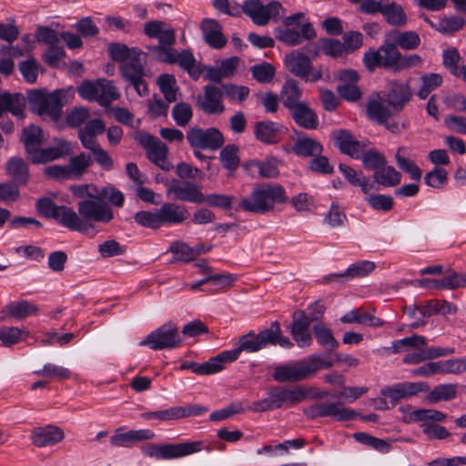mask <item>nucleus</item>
<instances>
[{
	"instance_id": "69168bd1",
	"label": "nucleus",
	"mask_w": 466,
	"mask_h": 466,
	"mask_svg": "<svg viewBox=\"0 0 466 466\" xmlns=\"http://www.w3.org/2000/svg\"><path fill=\"white\" fill-rule=\"evenodd\" d=\"M222 92L228 99L242 103L248 97L249 88L245 86L227 84L222 86Z\"/></svg>"
},
{
	"instance_id": "6e6552de",
	"label": "nucleus",
	"mask_w": 466,
	"mask_h": 466,
	"mask_svg": "<svg viewBox=\"0 0 466 466\" xmlns=\"http://www.w3.org/2000/svg\"><path fill=\"white\" fill-rule=\"evenodd\" d=\"M105 131L104 122L99 118H95L86 122L85 127H80L77 136L82 147L89 150L95 157L96 163L105 170H110L113 168L114 160L96 140V137L104 134Z\"/></svg>"
},
{
	"instance_id": "9b49d317",
	"label": "nucleus",
	"mask_w": 466,
	"mask_h": 466,
	"mask_svg": "<svg viewBox=\"0 0 466 466\" xmlns=\"http://www.w3.org/2000/svg\"><path fill=\"white\" fill-rule=\"evenodd\" d=\"M146 54L139 49L133 50V56L127 61L121 63L119 71L122 77L134 87L137 94L140 96L148 94V87L144 79L145 68L143 66V59Z\"/></svg>"
},
{
	"instance_id": "4468645a",
	"label": "nucleus",
	"mask_w": 466,
	"mask_h": 466,
	"mask_svg": "<svg viewBox=\"0 0 466 466\" xmlns=\"http://www.w3.org/2000/svg\"><path fill=\"white\" fill-rule=\"evenodd\" d=\"M137 140L146 150L147 157L150 162L165 171H169L173 168L172 164L167 159L168 147L158 137L147 132H140L137 137Z\"/></svg>"
},
{
	"instance_id": "5fc2aeb1",
	"label": "nucleus",
	"mask_w": 466,
	"mask_h": 466,
	"mask_svg": "<svg viewBox=\"0 0 466 466\" xmlns=\"http://www.w3.org/2000/svg\"><path fill=\"white\" fill-rule=\"evenodd\" d=\"M228 362L223 356V352L208 360V361L198 364L196 363L193 372L198 375H208L217 373L224 369V363Z\"/></svg>"
},
{
	"instance_id": "c03bdc74",
	"label": "nucleus",
	"mask_w": 466,
	"mask_h": 466,
	"mask_svg": "<svg viewBox=\"0 0 466 466\" xmlns=\"http://www.w3.org/2000/svg\"><path fill=\"white\" fill-rule=\"evenodd\" d=\"M342 323L367 324L370 327H381L383 321L373 315L361 311L360 309L351 310L340 318Z\"/></svg>"
},
{
	"instance_id": "a19ab883",
	"label": "nucleus",
	"mask_w": 466,
	"mask_h": 466,
	"mask_svg": "<svg viewBox=\"0 0 466 466\" xmlns=\"http://www.w3.org/2000/svg\"><path fill=\"white\" fill-rule=\"evenodd\" d=\"M388 35L392 37L391 42L396 45L397 48L400 47L403 50H414L420 45V37L414 31L392 30Z\"/></svg>"
},
{
	"instance_id": "7ed1b4c3",
	"label": "nucleus",
	"mask_w": 466,
	"mask_h": 466,
	"mask_svg": "<svg viewBox=\"0 0 466 466\" xmlns=\"http://www.w3.org/2000/svg\"><path fill=\"white\" fill-rule=\"evenodd\" d=\"M411 97L412 91L409 83L392 80L387 84V90L371 96L366 109L372 111L375 116L383 120L389 115L400 113Z\"/></svg>"
},
{
	"instance_id": "f257e3e1",
	"label": "nucleus",
	"mask_w": 466,
	"mask_h": 466,
	"mask_svg": "<svg viewBox=\"0 0 466 466\" xmlns=\"http://www.w3.org/2000/svg\"><path fill=\"white\" fill-rule=\"evenodd\" d=\"M144 34L158 40V45L147 46L157 60L171 65L177 64L193 79L199 78L204 70L201 64L196 60L191 51L178 52L173 47L176 43V33L166 22L161 20L147 22L144 25Z\"/></svg>"
},
{
	"instance_id": "de8ad7c7",
	"label": "nucleus",
	"mask_w": 466,
	"mask_h": 466,
	"mask_svg": "<svg viewBox=\"0 0 466 466\" xmlns=\"http://www.w3.org/2000/svg\"><path fill=\"white\" fill-rule=\"evenodd\" d=\"M29 336V331L25 329L17 327L4 326L0 329V341L5 347H11L25 339Z\"/></svg>"
},
{
	"instance_id": "58836bf2",
	"label": "nucleus",
	"mask_w": 466,
	"mask_h": 466,
	"mask_svg": "<svg viewBox=\"0 0 466 466\" xmlns=\"http://www.w3.org/2000/svg\"><path fill=\"white\" fill-rule=\"evenodd\" d=\"M5 171L17 184L25 185L28 181V165L20 157L10 158L6 163Z\"/></svg>"
},
{
	"instance_id": "f704fd0d",
	"label": "nucleus",
	"mask_w": 466,
	"mask_h": 466,
	"mask_svg": "<svg viewBox=\"0 0 466 466\" xmlns=\"http://www.w3.org/2000/svg\"><path fill=\"white\" fill-rule=\"evenodd\" d=\"M381 15L390 25L396 27L404 26L408 21L403 7L391 0H386Z\"/></svg>"
},
{
	"instance_id": "423d86ee",
	"label": "nucleus",
	"mask_w": 466,
	"mask_h": 466,
	"mask_svg": "<svg viewBox=\"0 0 466 466\" xmlns=\"http://www.w3.org/2000/svg\"><path fill=\"white\" fill-rule=\"evenodd\" d=\"M288 200L285 189L275 183L256 185L248 197L243 198L238 208L255 214H265L272 211L276 204H283Z\"/></svg>"
},
{
	"instance_id": "473e14b6",
	"label": "nucleus",
	"mask_w": 466,
	"mask_h": 466,
	"mask_svg": "<svg viewBox=\"0 0 466 466\" xmlns=\"http://www.w3.org/2000/svg\"><path fill=\"white\" fill-rule=\"evenodd\" d=\"M295 123L305 129L313 130L319 126V117L315 111L306 103L298 105V106L289 110Z\"/></svg>"
},
{
	"instance_id": "412c9836",
	"label": "nucleus",
	"mask_w": 466,
	"mask_h": 466,
	"mask_svg": "<svg viewBox=\"0 0 466 466\" xmlns=\"http://www.w3.org/2000/svg\"><path fill=\"white\" fill-rule=\"evenodd\" d=\"M428 390L429 386L425 382H402L382 389L380 394L390 398L391 406L394 407L400 400L410 398Z\"/></svg>"
},
{
	"instance_id": "37998d69",
	"label": "nucleus",
	"mask_w": 466,
	"mask_h": 466,
	"mask_svg": "<svg viewBox=\"0 0 466 466\" xmlns=\"http://www.w3.org/2000/svg\"><path fill=\"white\" fill-rule=\"evenodd\" d=\"M96 162L89 154L82 152L77 156L72 157L67 165L71 178H79Z\"/></svg>"
},
{
	"instance_id": "bf43d9fd",
	"label": "nucleus",
	"mask_w": 466,
	"mask_h": 466,
	"mask_svg": "<svg viewBox=\"0 0 466 466\" xmlns=\"http://www.w3.org/2000/svg\"><path fill=\"white\" fill-rule=\"evenodd\" d=\"M465 24V20L463 17L459 15H451L449 17H444L441 19L436 26L435 30L442 33V34H452L454 32L459 31L463 27Z\"/></svg>"
},
{
	"instance_id": "c9c22d12",
	"label": "nucleus",
	"mask_w": 466,
	"mask_h": 466,
	"mask_svg": "<svg viewBox=\"0 0 466 466\" xmlns=\"http://www.w3.org/2000/svg\"><path fill=\"white\" fill-rule=\"evenodd\" d=\"M162 226L164 224H179L188 217L187 210L175 203H164L158 209Z\"/></svg>"
},
{
	"instance_id": "e433bc0d",
	"label": "nucleus",
	"mask_w": 466,
	"mask_h": 466,
	"mask_svg": "<svg viewBox=\"0 0 466 466\" xmlns=\"http://www.w3.org/2000/svg\"><path fill=\"white\" fill-rule=\"evenodd\" d=\"M410 155V150L407 147H400L398 148L395 158L397 166L403 172L410 175V178L413 180H420L422 176L421 169L408 157Z\"/></svg>"
},
{
	"instance_id": "dca6fc26",
	"label": "nucleus",
	"mask_w": 466,
	"mask_h": 466,
	"mask_svg": "<svg viewBox=\"0 0 466 466\" xmlns=\"http://www.w3.org/2000/svg\"><path fill=\"white\" fill-rule=\"evenodd\" d=\"M187 139L189 146L194 149H208L211 151L219 149L225 143L223 134L217 127L207 129L192 127L187 132Z\"/></svg>"
},
{
	"instance_id": "2f4dec72",
	"label": "nucleus",
	"mask_w": 466,
	"mask_h": 466,
	"mask_svg": "<svg viewBox=\"0 0 466 466\" xmlns=\"http://www.w3.org/2000/svg\"><path fill=\"white\" fill-rule=\"evenodd\" d=\"M25 99L19 93L0 94V117L4 112H10L13 116L24 118L25 116Z\"/></svg>"
},
{
	"instance_id": "ddd939ff",
	"label": "nucleus",
	"mask_w": 466,
	"mask_h": 466,
	"mask_svg": "<svg viewBox=\"0 0 466 466\" xmlns=\"http://www.w3.org/2000/svg\"><path fill=\"white\" fill-rule=\"evenodd\" d=\"M304 414L311 420L322 417H330L337 421H349L355 420L360 413L348 407L342 402H319L309 406L304 410Z\"/></svg>"
},
{
	"instance_id": "9d476101",
	"label": "nucleus",
	"mask_w": 466,
	"mask_h": 466,
	"mask_svg": "<svg viewBox=\"0 0 466 466\" xmlns=\"http://www.w3.org/2000/svg\"><path fill=\"white\" fill-rule=\"evenodd\" d=\"M65 97L66 92L63 89H56L52 93L44 89L32 90L27 96L30 106L38 115H48L54 120L61 116Z\"/></svg>"
},
{
	"instance_id": "6e6d98bb",
	"label": "nucleus",
	"mask_w": 466,
	"mask_h": 466,
	"mask_svg": "<svg viewBox=\"0 0 466 466\" xmlns=\"http://www.w3.org/2000/svg\"><path fill=\"white\" fill-rule=\"evenodd\" d=\"M375 268V264L372 261L363 260L350 265L348 269L339 277H345L350 279L363 278L372 272Z\"/></svg>"
},
{
	"instance_id": "c85d7f7f",
	"label": "nucleus",
	"mask_w": 466,
	"mask_h": 466,
	"mask_svg": "<svg viewBox=\"0 0 466 466\" xmlns=\"http://www.w3.org/2000/svg\"><path fill=\"white\" fill-rule=\"evenodd\" d=\"M64 431L54 425L36 427L31 431L30 439L36 447H46L59 443L64 439Z\"/></svg>"
},
{
	"instance_id": "72a5a7b5",
	"label": "nucleus",
	"mask_w": 466,
	"mask_h": 466,
	"mask_svg": "<svg viewBox=\"0 0 466 466\" xmlns=\"http://www.w3.org/2000/svg\"><path fill=\"white\" fill-rule=\"evenodd\" d=\"M292 153L299 157H317L323 152L322 145L316 139L309 137H299L291 147Z\"/></svg>"
},
{
	"instance_id": "a211bd4d",
	"label": "nucleus",
	"mask_w": 466,
	"mask_h": 466,
	"mask_svg": "<svg viewBox=\"0 0 466 466\" xmlns=\"http://www.w3.org/2000/svg\"><path fill=\"white\" fill-rule=\"evenodd\" d=\"M281 7L279 1L264 5L261 0H246L243 4V13L257 25H266L271 18L279 15Z\"/></svg>"
},
{
	"instance_id": "c756f323",
	"label": "nucleus",
	"mask_w": 466,
	"mask_h": 466,
	"mask_svg": "<svg viewBox=\"0 0 466 466\" xmlns=\"http://www.w3.org/2000/svg\"><path fill=\"white\" fill-rule=\"evenodd\" d=\"M38 310V307L35 304L21 299L5 305L0 311V318L2 320H5L7 318L22 320L30 316L37 315Z\"/></svg>"
},
{
	"instance_id": "49530a36",
	"label": "nucleus",
	"mask_w": 466,
	"mask_h": 466,
	"mask_svg": "<svg viewBox=\"0 0 466 466\" xmlns=\"http://www.w3.org/2000/svg\"><path fill=\"white\" fill-rule=\"evenodd\" d=\"M157 85L167 103H173L177 100L178 86L173 75H160L157 78Z\"/></svg>"
},
{
	"instance_id": "f3484780",
	"label": "nucleus",
	"mask_w": 466,
	"mask_h": 466,
	"mask_svg": "<svg viewBox=\"0 0 466 466\" xmlns=\"http://www.w3.org/2000/svg\"><path fill=\"white\" fill-rule=\"evenodd\" d=\"M181 342L178 329L172 324H165L149 333L140 343V346H147L153 350L173 349Z\"/></svg>"
},
{
	"instance_id": "052dcab7",
	"label": "nucleus",
	"mask_w": 466,
	"mask_h": 466,
	"mask_svg": "<svg viewBox=\"0 0 466 466\" xmlns=\"http://www.w3.org/2000/svg\"><path fill=\"white\" fill-rule=\"evenodd\" d=\"M193 116L192 107L189 104L180 102L176 104L172 109V117L179 127L187 126Z\"/></svg>"
},
{
	"instance_id": "6ab92c4d",
	"label": "nucleus",
	"mask_w": 466,
	"mask_h": 466,
	"mask_svg": "<svg viewBox=\"0 0 466 466\" xmlns=\"http://www.w3.org/2000/svg\"><path fill=\"white\" fill-rule=\"evenodd\" d=\"M285 66L293 75L300 78L309 79L311 82H316L322 76L320 72H315L309 77L312 69L310 59L308 56L299 51H292L286 55Z\"/></svg>"
},
{
	"instance_id": "20e7f679",
	"label": "nucleus",
	"mask_w": 466,
	"mask_h": 466,
	"mask_svg": "<svg viewBox=\"0 0 466 466\" xmlns=\"http://www.w3.org/2000/svg\"><path fill=\"white\" fill-rule=\"evenodd\" d=\"M276 344L283 348H291L293 346V343L289 338L282 336L280 325L278 321H274L268 329H265L258 334L251 331L241 336L238 339V346L231 350L223 351V356L228 359V362H232L239 357L242 351L254 353L268 345Z\"/></svg>"
},
{
	"instance_id": "13d9d810",
	"label": "nucleus",
	"mask_w": 466,
	"mask_h": 466,
	"mask_svg": "<svg viewBox=\"0 0 466 466\" xmlns=\"http://www.w3.org/2000/svg\"><path fill=\"white\" fill-rule=\"evenodd\" d=\"M182 415L183 413L181 406H176L157 411L145 412L142 414V417L146 420H158L161 421H167L182 419Z\"/></svg>"
},
{
	"instance_id": "3c124183",
	"label": "nucleus",
	"mask_w": 466,
	"mask_h": 466,
	"mask_svg": "<svg viewBox=\"0 0 466 466\" xmlns=\"http://www.w3.org/2000/svg\"><path fill=\"white\" fill-rule=\"evenodd\" d=\"M426 345L427 339L425 337L420 335H412L410 337L392 341L390 348H388L387 350H390L392 353H400L410 349H420Z\"/></svg>"
},
{
	"instance_id": "bb28decb",
	"label": "nucleus",
	"mask_w": 466,
	"mask_h": 466,
	"mask_svg": "<svg viewBox=\"0 0 466 466\" xmlns=\"http://www.w3.org/2000/svg\"><path fill=\"white\" fill-rule=\"evenodd\" d=\"M203 39L214 49L223 48L228 39L222 32V25L215 19L204 18L200 24Z\"/></svg>"
},
{
	"instance_id": "4d7b16f0",
	"label": "nucleus",
	"mask_w": 466,
	"mask_h": 466,
	"mask_svg": "<svg viewBox=\"0 0 466 466\" xmlns=\"http://www.w3.org/2000/svg\"><path fill=\"white\" fill-rule=\"evenodd\" d=\"M135 221L145 228L157 229L162 227V220L160 218L159 211H138L134 216Z\"/></svg>"
},
{
	"instance_id": "603ef678",
	"label": "nucleus",
	"mask_w": 466,
	"mask_h": 466,
	"mask_svg": "<svg viewBox=\"0 0 466 466\" xmlns=\"http://www.w3.org/2000/svg\"><path fill=\"white\" fill-rule=\"evenodd\" d=\"M98 104L102 106H109L112 101L117 100L120 94L111 80L99 79Z\"/></svg>"
},
{
	"instance_id": "864d4df0",
	"label": "nucleus",
	"mask_w": 466,
	"mask_h": 466,
	"mask_svg": "<svg viewBox=\"0 0 466 466\" xmlns=\"http://www.w3.org/2000/svg\"><path fill=\"white\" fill-rule=\"evenodd\" d=\"M457 395V386L455 384H441L433 388L427 395L429 402L448 401L454 399Z\"/></svg>"
},
{
	"instance_id": "1a4fd4ad",
	"label": "nucleus",
	"mask_w": 466,
	"mask_h": 466,
	"mask_svg": "<svg viewBox=\"0 0 466 466\" xmlns=\"http://www.w3.org/2000/svg\"><path fill=\"white\" fill-rule=\"evenodd\" d=\"M303 13H295L282 21V25L275 28V37L289 46H299L304 40H312L316 37V31L310 23L301 24Z\"/></svg>"
},
{
	"instance_id": "a878e982",
	"label": "nucleus",
	"mask_w": 466,
	"mask_h": 466,
	"mask_svg": "<svg viewBox=\"0 0 466 466\" xmlns=\"http://www.w3.org/2000/svg\"><path fill=\"white\" fill-rule=\"evenodd\" d=\"M154 437L155 433L148 429L132 430L123 432L122 429L119 428L110 437V444L113 447L129 448L139 441L152 440Z\"/></svg>"
},
{
	"instance_id": "79ce46f5",
	"label": "nucleus",
	"mask_w": 466,
	"mask_h": 466,
	"mask_svg": "<svg viewBox=\"0 0 466 466\" xmlns=\"http://www.w3.org/2000/svg\"><path fill=\"white\" fill-rule=\"evenodd\" d=\"M312 329L319 346L329 351H333L339 347V341L333 336L332 331L323 322H317L313 325Z\"/></svg>"
},
{
	"instance_id": "09e8293b",
	"label": "nucleus",
	"mask_w": 466,
	"mask_h": 466,
	"mask_svg": "<svg viewBox=\"0 0 466 466\" xmlns=\"http://www.w3.org/2000/svg\"><path fill=\"white\" fill-rule=\"evenodd\" d=\"M219 160L225 169L236 170L240 163L239 147L235 144L225 146L219 153Z\"/></svg>"
},
{
	"instance_id": "f8f14e48",
	"label": "nucleus",
	"mask_w": 466,
	"mask_h": 466,
	"mask_svg": "<svg viewBox=\"0 0 466 466\" xmlns=\"http://www.w3.org/2000/svg\"><path fill=\"white\" fill-rule=\"evenodd\" d=\"M201 448L200 441L162 445L147 443L143 447L142 451L145 455L158 460H172L199 451Z\"/></svg>"
},
{
	"instance_id": "0e129e2a",
	"label": "nucleus",
	"mask_w": 466,
	"mask_h": 466,
	"mask_svg": "<svg viewBox=\"0 0 466 466\" xmlns=\"http://www.w3.org/2000/svg\"><path fill=\"white\" fill-rule=\"evenodd\" d=\"M169 250L176 255L177 259L183 262H189L197 258L198 252L184 242H174L170 246Z\"/></svg>"
},
{
	"instance_id": "cd10ccee",
	"label": "nucleus",
	"mask_w": 466,
	"mask_h": 466,
	"mask_svg": "<svg viewBox=\"0 0 466 466\" xmlns=\"http://www.w3.org/2000/svg\"><path fill=\"white\" fill-rule=\"evenodd\" d=\"M222 90L212 85L204 86L203 98L198 102L199 108L208 115H220L225 111L222 103Z\"/></svg>"
},
{
	"instance_id": "393cba45",
	"label": "nucleus",
	"mask_w": 466,
	"mask_h": 466,
	"mask_svg": "<svg viewBox=\"0 0 466 466\" xmlns=\"http://www.w3.org/2000/svg\"><path fill=\"white\" fill-rule=\"evenodd\" d=\"M309 326L310 322L305 311L299 310L294 312L290 333L299 348L309 347L312 343Z\"/></svg>"
},
{
	"instance_id": "338daca9",
	"label": "nucleus",
	"mask_w": 466,
	"mask_h": 466,
	"mask_svg": "<svg viewBox=\"0 0 466 466\" xmlns=\"http://www.w3.org/2000/svg\"><path fill=\"white\" fill-rule=\"evenodd\" d=\"M347 220V216L342 208L337 203L333 202L330 206L329 212L324 218V222L331 228H338L344 225Z\"/></svg>"
},
{
	"instance_id": "e2e57ef3",
	"label": "nucleus",
	"mask_w": 466,
	"mask_h": 466,
	"mask_svg": "<svg viewBox=\"0 0 466 466\" xmlns=\"http://www.w3.org/2000/svg\"><path fill=\"white\" fill-rule=\"evenodd\" d=\"M364 167L377 171L382 166L386 165L384 155L375 149H369L361 157Z\"/></svg>"
},
{
	"instance_id": "7c9ffc66",
	"label": "nucleus",
	"mask_w": 466,
	"mask_h": 466,
	"mask_svg": "<svg viewBox=\"0 0 466 466\" xmlns=\"http://www.w3.org/2000/svg\"><path fill=\"white\" fill-rule=\"evenodd\" d=\"M268 395L273 399L276 409L283 405L292 406L303 401L306 399V392L300 387L293 389H285L275 387L271 389Z\"/></svg>"
},
{
	"instance_id": "a18cd8bd",
	"label": "nucleus",
	"mask_w": 466,
	"mask_h": 466,
	"mask_svg": "<svg viewBox=\"0 0 466 466\" xmlns=\"http://www.w3.org/2000/svg\"><path fill=\"white\" fill-rule=\"evenodd\" d=\"M374 182L384 187H394L400 183L401 175L391 166H382L373 174Z\"/></svg>"
},
{
	"instance_id": "4c0bfd02",
	"label": "nucleus",
	"mask_w": 466,
	"mask_h": 466,
	"mask_svg": "<svg viewBox=\"0 0 466 466\" xmlns=\"http://www.w3.org/2000/svg\"><path fill=\"white\" fill-rule=\"evenodd\" d=\"M280 94L282 103L284 106L289 110H291L292 108L298 106V105L303 103L300 101L302 91L299 86L298 81L295 79L287 80L282 86Z\"/></svg>"
},
{
	"instance_id": "2eb2a0df",
	"label": "nucleus",
	"mask_w": 466,
	"mask_h": 466,
	"mask_svg": "<svg viewBox=\"0 0 466 466\" xmlns=\"http://www.w3.org/2000/svg\"><path fill=\"white\" fill-rule=\"evenodd\" d=\"M37 212L46 218H53L66 228H77L75 223L78 221L76 211L67 206H57L48 198H39L35 203Z\"/></svg>"
},
{
	"instance_id": "5701e85b",
	"label": "nucleus",
	"mask_w": 466,
	"mask_h": 466,
	"mask_svg": "<svg viewBox=\"0 0 466 466\" xmlns=\"http://www.w3.org/2000/svg\"><path fill=\"white\" fill-rule=\"evenodd\" d=\"M331 139L339 151L353 158H360L365 147L361 142L346 129H338L331 133Z\"/></svg>"
},
{
	"instance_id": "774afa93",
	"label": "nucleus",
	"mask_w": 466,
	"mask_h": 466,
	"mask_svg": "<svg viewBox=\"0 0 466 466\" xmlns=\"http://www.w3.org/2000/svg\"><path fill=\"white\" fill-rule=\"evenodd\" d=\"M250 165L258 168L261 177L273 178L279 176L277 160L274 158L265 161L255 160L252 161Z\"/></svg>"
},
{
	"instance_id": "f03ea898",
	"label": "nucleus",
	"mask_w": 466,
	"mask_h": 466,
	"mask_svg": "<svg viewBox=\"0 0 466 466\" xmlns=\"http://www.w3.org/2000/svg\"><path fill=\"white\" fill-rule=\"evenodd\" d=\"M363 63L370 72L380 67L392 73H400L420 66L422 58L418 54L402 55L396 45L386 39L378 49H370L364 53Z\"/></svg>"
},
{
	"instance_id": "39448f33",
	"label": "nucleus",
	"mask_w": 466,
	"mask_h": 466,
	"mask_svg": "<svg viewBox=\"0 0 466 466\" xmlns=\"http://www.w3.org/2000/svg\"><path fill=\"white\" fill-rule=\"evenodd\" d=\"M76 216L78 221L74 223L77 228L68 229L93 238L97 233L94 222L108 223L114 218V212L110 206L98 196L79 201Z\"/></svg>"
},
{
	"instance_id": "ea45409f",
	"label": "nucleus",
	"mask_w": 466,
	"mask_h": 466,
	"mask_svg": "<svg viewBox=\"0 0 466 466\" xmlns=\"http://www.w3.org/2000/svg\"><path fill=\"white\" fill-rule=\"evenodd\" d=\"M22 140L25 144L27 157H29L44 143L43 131L36 126H29L24 128Z\"/></svg>"
},
{
	"instance_id": "b1692460",
	"label": "nucleus",
	"mask_w": 466,
	"mask_h": 466,
	"mask_svg": "<svg viewBox=\"0 0 466 466\" xmlns=\"http://www.w3.org/2000/svg\"><path fill=\"white\" fill-rule=\"evenodd\" d=\"M287 128L279 123L270 120L258 121L254 126V136L259 142L274 145L281 140V136Z\"/></svg>"
},
{
	"instance_id": "8fccbe9b",
	"label": "nucleus",
	"mask_w": 466,
	"mask_h": 466,
	"mask_svg": "<svg viewBox=\"0 0 466 466\" xmlns=\"http://www.w3.org/2000/svg\"><path fill=\"white\" fill-rule=\"evenodd\" d=\"M419 309L423 317H430L436 313L441 315L454 314L457 311V307L446 300L434 299Z\"/></svg>"
},
{
	"instance_id": "4be33fe9",
	"label": "nucleus",
	"mask_w": 466,
	"mask_h": 466,
	"mask_svg": "<svg viewBox=\"0 0 466 466\" xmlns=\"http://www.w3.org/2000/svg\"><path fill=\"white\" fill-rule=\"evenodd\" d=\"M70 143L65 139H56L53 147L42 148L41 147L31 155L28 159L36 165L46 164L63 158L71 154Z\"/></svg>"
},
{
	"instance_id": "aec40b11",
	"label": "nucleus",
	"mask_w": 466,
	"mask_h": 466,
	"mask_svg": "<svg viewBox=\"0 0 466 466\" xmlns=\"http://www.w3.org/2000/svg\"><path fill=\"white\" fill-rule=\"evenodd\" d=\"M167 194L172 200L198 204L205 202V196L200 187L197 184L187 181L183 183L177 180L173 181L167 187Z\"/></svg>"
},
{
	"instance_id": "0eeeda50",
	"label": "nucleus",
	"mask_w": 466,
	"mask_h": 466,
	"mask_svg": "<svg viewBox=\"0 0 466 466\" xmlns=\"http://www.w3.org/2000/svg\"><path fill=\"white\" fill-rule=\"evenodd\" d=\"M333 362L328 357L313 354L306 360L275 368L273 378L279 382H297L313 376L319 370L329 369Z\"/></svg>"
},
{
	"instance_id": "680f3d73",
	"label": "nucleus",
	"mask_w": 466,
	"mask_h": 466,
	"mask_svg": "<svg viewBox=\"0 0 466 466\" xmlns=\"http://www.w3.org/2000/svg\"><path fill=\"white\" fill-rule=\"evenodd\" d=\"M250 72L254 79L259 83H269L275 76V68L269 63H262L250 67Z\"/></svg>"
}]
</instances>
